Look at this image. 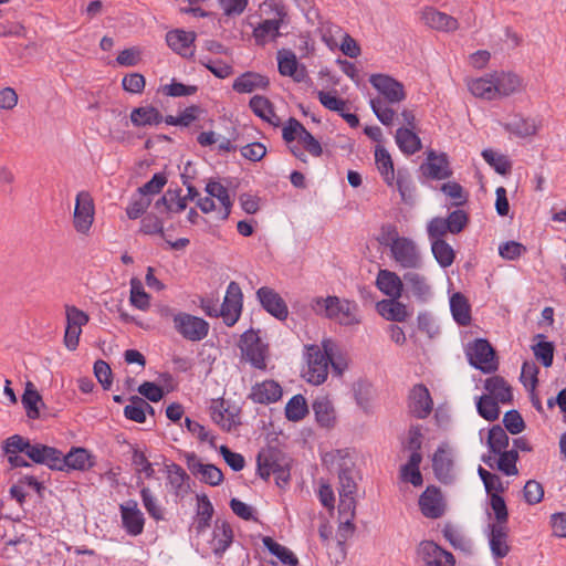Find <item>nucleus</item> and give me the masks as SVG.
Returning a JSON list of instances; mask_svg holds the SVG:
<instances>
[{
  "label": "nucleus",
  "mask_w": 566,
  "mask_h": 566,
  "mask_svg": "<svg viewBox=\"0 0 566 566\" xmlns=\"http://www.w3.org/2000/svg\"><path fill=\"white\" fill-rule=\"evenodd\" d=\"M256 471L265 481L274 475L276 485L284 489L291 480V459L279 448L268 446L256 455Z\"/></svg>",
  "instance_id": "nucleus-1"
},
{
  "label": "nucleus",
  "mask_w": 566,
  "mask_h": 566,
  "mask_svg": "<svg viewBox=\"0 0 566 566\" xmlns=\"http://www.w3.org/2000/svg\"><path fill=\"white\" fill-rule=\"evenodd\" d=\"M509 436L501 426L495 424L489 431L488 446L492 453H499L509 447Z\"/></svg>",
  "instance_id": "nucleus-52"
},
{
  "label": "nucleus",
  "mask_w": 566,
  "mask_h": 566,
  "mask_svg": "<svg viewBox=\"0 0 566 566\" xmlns=\"http://www.w3.org/2000/svg\"><path fill=\"white\" fill-rule=\"evenodd\" d=\"M279 73L283 76L294 75L298 66L296 55L290 50H281L277 53Z\"/></svg>",
  "instance_id": "nucleus-58"
},
{
  "label": "nucleus",
  "mask_w": 566,
  "mask_h": 566,
  "mask_svg": "<svg viewBox=\"0 0 566 566\" xmlns=\"http://www.w3.org/2000/svg\"><path fill=\"white\" fill-rule=\"evenodd\" d=\"M277 19H268L262 21L254 30L253 36L258 44H264L268 36L275 40L281 35L280 28L284 23V19L287 17L286 11L283 7L276 9Z\"/></svg>",
  "instance_id": "nucleus-19"
},
{
  "label": "nucleus",
  "mask_w": 566,
  "mask_h": 566,
  "mask_svg": "<svg viewBox=\"0 0 566 566\" xmlns=\"http://www.w3.org/2000/svg\"><path fill=\"white\" fill-rule=\"evenodd\" d=\"M61 463H59V471H87L96 464L95 455L87 449L81 447H72L71 450L63 454L60 453Z\"/></svg>",
  "instance_id": "nucleus-5"
},
{
  "label": "nucleus",
  "mask_w": 566,
  "mask_h": 566,
  "mask_svg": "<svg viewBox=\"0 0 566 566\" xmlns=\"http://www.w3.org/2000/svg\"><path fill=\"white\" fill-rule=\"evenodd\" d=\"M198 507L195 516V521L191 525V531L197 535L205 532L209 526L213 515V506L206 494L197 495Z\"/></svg>",
  "instance_id": "nucleus-27"
},
{
  "label": "nucleus",
  "mask_w": 566,
  "mask_h": 566,
  "mask_svg": "<svg viewBox=\"0 0 566 566\" xmlns=\"http://www.w3.org/2000/svg\"><path fill=\"white\" fill-rule=\"evenodd\" d=\"M197 34L195 31H185L182 29L170 30L166 33L167 45L182 57H192L193 51L190 46L195 43Z\"/></svg>",
  "instance_id": "nucleus-16"
},
{
  "label": "nucleus",
  "mask_w": 566,
  "mask_h": 566,
  "mask_svg": "<svg viewBox=\"0 0 566 566\" xmlns=\"http://www.w3.org/2000/svg\"><path fill=\"white\" fill-rule=\"evenodd\" d=\"M261 331L250 328L245 331L239 340L241 354H266L269 345L260 336Z\"/></svg>",
  "instance_id": "nucleus-30"
},
{
  "label": "nucleus",
  "mask_w": 566,
  "mask_h": 566,
  "mask_svg": "<svg viewBox=\"0 0 566 566\" xmlns=\"http://www.w3.org/2000/svg\"><path fill=\"white\" fill-rule=\"evenodd\" d=\"M339 496H355L357 493V483L355 481V470L347 465H340L338 472Z\"/></svg>",
  "instance_id": "nucleus-47"
},
{
  "label": "nucleus",
  "mask_w": 566,
  "mask_h": 566,
  "mask_svg": "<svg viewBox=\"0 0 566 566\" xmlns=\"http://www.w3.org/2000/svg\"><path fill=\"white\" fill-rule=\"evenodd\" d=\"M411 128L400 127L396 130V143L399 149L407 155H413L422 147L421 139Z\"/></svg>",
  "instance_id": "nucleus-36"
},
{
  "label": "nucleus",
  "mask_w": 566,
  "mask_h": 566,
  "mask_svg": "<svg viewBox=\"0 0 566 566\" xmlns=\"http://www.w3.org/2000/svg\"><path fill=\"white\" fill-rule=\"evenodd\" d=\"M378 290L389 298H399L403 291L400 276L389 270H379L376 279Z\"/></svg>",
  "instance_id": "nucleus-23"
},
{
  "label": "nucleus",
  "mask_w": 566,
  "mask_h": 566,
  "mask_svg": "<svg viewBox=\"0 0 566 566\" xmlns=\"http://www.w3.org/2000/svg\"><path fill=\"white\" fill-rule=\"evenodd\" d=\"M403 280L407 285L410 287L413 296L421 301L427 302L431 295L430 285L427 283V280L423 275L417 272H407L403 275Z\"/></svg>",
  "instance_id": "nucleus-41"
},
{
  "label": "nucleus",
  "mask_w": 566,
  "mask_h": 566,
  "mask_svg": "<svg viewBox=\"0 0 566 566\" xmlns=\"http://www.w3.org/2000/svg\"><path fill=\"white\" fill-rule=\"evenodd\" d=\"M450 310L453 319L460 326H467L471 323V305L462 293L457 292L450 297Z\"/></svg>",
  "instance_id": "nucleus-34"
},
{
  "label": "nucleus",
  "mask_w": 566,
  "mask_h": 566,
  "mask_svg": "<svg viewBox=\"0 0 566 566\" xmlns=\"http://www.w3.org/2000/svg\"><path fill=\"white\" fill-rule=\"evenodd\" d=\"M167 181L168 178L166 172H156L150 180L138 188V195L144 197L157 195L163 190Z\"/></svg>",
  "instance_id": "nucleus-60"
},
{
  "label": "nucleus",
  "mask_w": 566,
  "mask_h": 566,
  "mask_svg": "<svg viewBox=\"0 0 566 566\" xmlns=\"http://www.w3.org/2000/svg\"><path fill=\"white\" fill-rule=\"evenodd\" d=\"M421 513L428 518H439L444 514V503L440 490L428 486L419 497Z\"/></svg>",
  "instance_id": "nucleus-15"
},
{
  "label": "nucleus",
  "mask_w": 566,
  "mask_h": 566,
  "mask_svg": "<svg viewBox=\"0 0 566 566\" xmlns=\"http://www.w3.org/2000/svg\"><path fill=\"white\" fill-rule=\"evenodd\" d=\"M60 453L61 451L56 448L42 443H31L28 458L34 463L44 464L51 470L59 471V463H61Z\"/></svg>",
  "instance_id": "nucleus-20"
},
{
  "label": "nucleus",
  "mask_w": 566,
  "mask_h": 566,
  "mask_svg": "<svg viewBox=\"0 0 566 566\" xmlns=\"http://www.w3.org/2000/svg\"><path fill=\"white\" fill-rule=\"evenodd\" d=\"M499 402L491 396H482L476 403L479 415L488 421H494L500 416Z\"/></svg>",
  "instance_id": "nucleus-57"
},
{
  "label": "nucleus",
  "mask_w": 566,
  "mask_h": 566,
  "mask_svg": "<svg viewBox=\"0 0 566 566\" xmlns=\"http://www.w3.org/2000/svg\"><path fill=\"white\" fill-rule=\"evenodd\" d=\"M369 83L388 104H398L406 99L405 86L401 82L387 74H371Z\"/></svg>",
  "instance_id": "nucleus-3"
},
{
  "label": "nucleus",
  "mask_w": 566,
  "mask_h": 566,
  "mask_svg": "<svg viewBox=\"0 0 566 566\" xmlns=\"http://www.w3.org/2000/svg\"><path fill=\"white\" fill-rule=\"evenodd\" d=\"M31 442L29 439L20 434H13L3 441L2 449L6 454L24 453L28 457Z\"/></svg>",
  "instance_id": "nucleus-55"
},
{
  "label": "nucleus",
  "mask_w": 566,
  "mask_h": 566,
  "mask_svg": "<svg viewBox=\"0 0 566 566\" xmlns=\"http://www.w3.org/2000/svg\"><path fill=\"white\" fill-rule=\"evenodd\" d=\"M394 185L400 193L401 200L409 202L412 199L415 186L410 175L407 171L398 170Z\"/></svg>",
  "instance_id": "nucleus-59"
},
{
  "label": "nucleus",
  "mask_w": 566,
  "mask_h": 566,
  "mask_svg": "<svg viewBox=\"0 0 566 566\" xmlns=\"http://www.w3.org/2000/svg\"><path fill=\"white\" fill-rule=\"evenodd\" d=\"M489 545L493 557L504 558L510 553L507 526L489 525Z\"/></svg>",
  "instance_id": "nucleus-22"
},
{
  "label": "nucleus",
  "mask_w": 566,
  "mask_h": 566,
  "mask_svg": "<svg viewBox=\"0 0 566 566\" xmlns=\"http://www.w3.org/2000/svg\"><path fill=\"white\" fill-rule=\"evenodd\" d=\"M394 260L405 269H417L421 266V258L415 242L402 237L396 241L390 249Z\"/></svg>",
  "instance_id": "nucleus-7"
},
{
  "label": "nucleus",
  "mask_w": 566,
  "mask_h": 566,
  "mask_svg": "<svg viewBox=\"0 0 566 566\" xmlns=\"http://www.w3.org/2000/svg\"><path fill=\"white\" fill-rule=\"evenodd\" d=\"M468 87L470 92L476 97L488 101H493L496 98V90L492 75L490 77H479L471 80L468 83Z\"/></svg>",
  "instance_id": "nucleus-43"
},
{
  "label": "nucleus",
  "mask_w": 566,
  "mask_h": 566,
  "mask_svg": "<svg viewBox=\"0 0 566 566\" xmlns=\"http://www.w3.org/2000/svg\"><path fill=\"white\" fill-rule=\"evenodd\" d=\"M249 106L251 111L264 122L274 126L279 125L280 119L274 112L272 102L268 97L254 95L251 97Z\"/></svg>",
  "instance_id": "nucleus-33"
},
{
  "label": "nucleus",
  "mask_w": 566,
  "mask_h": 566,
  "mask_svg": "<svg viewBox=\"0 0 566 566\" xmlns=\"http://www.w3.org/2000/svg\"><path fill=\"white\" fill-rule=\"evenodd\" d=\"M497 469L505 475L517 474L516 462L518 460L517 450H504L499 452Z\"/></svg>",
  "instance_id": "nucleus-56"
},
{
  "label": "nucleus",
  "mask_w": 566,
  "mask_h": 566,
  "mask_svg": "<svg viewBox=\"0 0 566 566\" xmlns=\"http://www.w3.org/2000/svg\"><path fill=\"white\" fill-rule=\"evenodd\" d=\"M282 387L274 380L258 382L251 388L249 399L254 403L270 405L279 401L282 397Z\"/></svg>",
  "instance_id": "nucleus-17"
},
{
  "label": "nucleus",
  "mask_w": 566,
  "mask_h": 566,
  "mask_svg": "<svg viewBox=\"0 0 566 566\" xmlns=\"http://www.w3.org/2000/svg\"><path fill=\"white\" fill-rule=\"evenodd\" d=\"M493 81L496 90V98L514 94L521 86V78L512 72L494 73Z\"/></svg>",
  "instance_id": "nucleus-32"
},
{
  "label": "nucleus",
  "mask_w": 566,
  "mask_h": 566,
  "mask_svg": "<svg viewBox=\"0 0 566 566\" xmlns=\"http://www.w3.org/2000/svg\"><path fill=\"white\" fill-rule=\"evenodd\" d=\"M205 191L210 198H217L222 205L223 209L220 216L221 220H227L231 213L232 201L228 189L218 181L209 180L206 185Z\"/></svg>",
  "instance_id": "nucleus-38"
},
{
  "label": "nucleus",
  "mask_w": 566,
  "mask_h": 566,
  "mask_svg": "<svg viewBox=\"0 0 566 566\" xmlns=\"http://www.w3.org/2000/svg\"><path fill=\"white\" fill-rule=\"evenodd\" d=\"M146 411L154 413V408L140 397H133L132 403L124 408V415L127 419L138 423L146 420Z\"/></svg>",
  "instance_id": "nucleus-45"
},
{
  "label": "nucleus",
  "mask_w": 566,
  "mask_h": 566,
  "mask_svg": "<svg viewBox=\"0 0 566 566\" xmlns=\"http://www.w3.org/2000/svg\"><path fill=\"white\" fill-rule=\"evenodd\" d=\"M139 231L144 234H159L165 238L164 221L155 213H147L144 216Z\"/></svg>",
  "instance_id": "nucleus-61"
},
{
  "label": "nucleus",
  "mask_w": 566,
  "mask_h": 566,
  "mask_svg": "<svg viewBox=\"0 0 566 566\" xmlns=\"http://www.w3.org/2000/svg\"><path fill=\"white\" fill-rule=\"evenodd\" d=\"M440 189L446 196L455 200L451 203L452 206H461L468 201V195L464 192L463 187L457 181L444 182Z\"/></svg>",
  "instance_id": "nucleus-63"
},
{
  "label": "nucleus",
  "mask_w": 566,
  "mask_h": 566,
  "mask_svg": "<svg viewBox=\"0 0 566 566\" xmlns=\"http://www.w3.org/2000/svg\"><path fill=\"white\" fill-rule=\"evenodd\" d=\"M313 308H324L325 317L337 321L343 326H354L361 322L359 306L355 301L340 300L338 296L315 297Z\"/></svg>",
  "instance_id": "nucleus-2"
},
{
  "label": "nucleus",
  "mask_w": 566,
  "mask_h": 566,
  "mask_svg": "<svg viewBox=\"0 0 566 566\" xmlns=\"http://www.w3.org/2000/svg\"><path fill=\"white\" fill-rule=\"evenodd\" d=\"M263 546L275 557L280 559L281 563L289 566H297L298 565V558L295 556V554L287 548L286 546H283L275 542L270 536H264L262 538Z\"/></svg>",
  "instance_id": "nucleus-42"
},
{
  "label": "nucleus",
  "mask_w": 566,
  "mask_h": 566,
  "mask_svg": "<svg viewBox=\"0 0 566 566\" xmlns=\"http://www.w3.org/2000/svg\"><path fill=\"white\" fill-rule=\"evenodd\" d=\"M504 129L520 138L533 136L538 130V123L534 118L515 115L503 125Z\"/></svg>",
  "instance_id": "nucleus-28"
},
{
  "label": "nucleus",
  "mask_w": 566,
  "mask_h": 566,
  "mask_svg": "<svg viewBox=\"0 0 566 566\" xmlns=\"http://www.w3.org/2000/svg\"><path fill=\"white\" fill-rule=\"evenodd\" d=\"M313 411L316 421L322 427H331L335 422V410L332 402L327 398H318L313 402Z\"/></svg>",
  "instance_id": "nucleus-44"
},
{
  "label": "nucleus",
  "mask_w": 566,
  "mask_h": 566,
  "mask_svg": "<svg viewBox=\"0 0 566 566\" xmlns=\"http://www.w3.org/2000/svg\"><path fill=\"white\" fill-rule=\"evenodd\" d=\"M484 388L490 396L501 403H510L513 400L512 387L501 376H492L485 380Z\"/></svg>",
  "instance_id": "nucleus-29"
},
{
  "label": "nucleus",
  "mask_w": 566,
  "mask_h": 566,
  "mask_svg": "<svg viewBox=\"0 0 566 566\" xmlns=\"http://www.w3.org/2000/svg\"><path fill=\"white\" fill-rule=\"evenodd\" d=\"M129 119L135 127L157 126L163 123L164 116L158 108L147 105L133 108Z\"/></svg>",
  "instance_id": "nucleus-26"
},
{
  "label": "nucleus",
  "mask_w": 566,
  "mask_h": 566,
  "mask_svg": "<svg viewBox=\"0 0 566 566\" xmlns=\"http://www.w3.org/2000/svg\"><path fill=\"white\" fill-rule=\"evenodd\" d=\"M333 356H307L306 365L302 368V377L306 382L318 386L328 376L329 363Z\"/></svg>",
  "instance_id": "nucleus-12"
},
{
  "label": "nucleus",
  "mask_w": 566,
  "mask_h": 566,
  "mask_svg": "<svg viewBox=\"0 0 566 566\" xmlns=\"http://www.w3.org/2000/svg\"><path fill=\"white\" fill-rule=\"evenodd\" d=\"M482 157L497 174L505 176L511 172L512 164L506 156L488 148L482 151Z\"/></svg>",
  "instance_id": "nucleus-51"
},
{
  "label": "nucleus",
  "mask_w": 566,
  "mask_h": 566,
  "mask_svg": "<svg viewBox=\"0 0 566 566\" xmlns=\"http://www.w3.org/2000/svg\"><path fill=\"white\" fill-rule=\"evenodd\" d=\"M167 480L174 490L176 495H182L188 492L189 485L187 481L189 480L186 471L176 463H171L166 465Z\"/></svg>",
  "instance_id": "nucleus-40"
},
{
  "label": "nucleus",
  "mask_w": 566,
  "mask_h": 566,
  "mask_svg": "<svg viewBox=\"0 0 566 566\" xmlns=\"http://www.w3.org/2000/svg\"><path fill=\"white\" fill-rule=\"evenodd\" d=\"M490 504L496 520V523H493L492 525H506L509 512L504 499L500 494L492 493Z\"/></svg>",
  "instance_id": "nucleus-64"
},
{
  "label": "nucleus",
  "mask_w": 566,
  "mask_h": 566,
  "mask_svg": "<svg viewBox=\"0 0 566 566\" xmlns=\"http://www.w3.org/2000/svg\"><path fill=\"white\" fill-rule=\"evenodd\" d=\"M211 418L216 423H218L223 430L227 431H231L233 428L240 424L239 415L224 408L223 401L214 402L211 406Z\"/></svg>",
  "instance_id": "nucleus-39"
},
{
  "label": "nucleus",
  "mask_w": 566,
  "mask_h": 566,
  "mask_svg": "<svg viewBox=\"0 0 566 566\" xmlns=\"http://www.w3.org/2000/svg\"><path fill=\"white\" fill-rule=\"evenodd\" d=\"M174 323L177 332L188 340H201L209 332V323L207 321L188 313H179L175 315Z\"/></svg>",
  "instance_id": "nucleus-4"
},
{
  "label": "nucleus",
  "mask_w": 566,
  "mask_h": 566,
  "mask_svg": "<svg viewBox=\"0 0 566 566\" xmlns=\"http://www.w3.org/2000/svg\"><path fill=\"white\" fill-rule=\"evenodd\" d=\"M432 468L437 479L442 483H449L453 479L452 455L443 446L438 447L432 458Z\"/></svg>",
  "instance_id": "nucleus-21"
},
{
  "label": "nucleus",
  "mask_w": 566,
  "mask_h": 566,
  "mask_svg": "<svg viewBox=\"0 0 566 566\" xmlns=\"http://www.w3.org/2000/svg\"><path fill=\"white\" fill-rule=\"evenodd\" d=\"M469 363L484 374H491L499 368V356H468Z\"/></svg>",
  "instance_id": "nucleus-62"
},
{
  "label": "nucleus",
  "mask_w": 566,
  "mask_h": 566,
  "mask_svg": "<svg viewBox=\"0 0 566 566\" xmlns=\"http://www.w3.org/2000/svg\"><path fill=\"white\" fill-rule=\"evenodd\" d=\"M421 170L426 177L434 180L447 179L452 175L448 155L446 153L437 155L433 150L428 153L427 163L421 165Z\"/></svg>",
  "instance_id": "nucleus-14"
},
{
  "label": "nucleus",
  "mask_w": 566,
  "mask_h": 566,
  "mask_svg": "<svg viewBox=\"0 0 566 566\" xmlns=\"http://www.w3.org/2000/svg\"><path fill=\"white\" fill-rule=\"evenodd\" d=\"M130 304L138 310L145 311L150 305V295L145 292L139 279H130Z\"/></svg>",
  "instance_id": "nucleus-48"
},
{
  "label": "nucleus",
  "mask_w": 566,
  "mask_h": 566,
  "mask_svg": "<svg viewBox=\"0 0 566 566\" xmlns=\"http://www.w3.org/2000/svg\"><path fill=\"white\" fill-rule=\"evenodd\" d=\"M408 407L410 412L418 419H424L430 415L433 401L424 385L418 384L413 386L409 395Z\"/></svg>",
  "instance_id": "nucleus-13"
},
{
  "label": "nucleus",
  "mask_w": 566,
  "mask_h": 566,
  "mask_svg": "<svg viewBox=\"0 0 566 566\" xmlns=\"http://www.w3.org/2000/svg\"><path fill=\"white\" fill-rule=\"evenodd\" d=\"M186 463L188 470L196 476H199L200 481L211 486L220 485L223 481L222 471L213 464H203L196 453H186Z\"/></svg>",
  "instance_id": "nucleus-8"
},
{
  "label": "nucleus",
  "mask_w": 566,
  "mask_h": 566,
  "mask_svg": "<svg viewBox=\"0 0 566 566\" xmlns=\"http://www.w3.org/2000/svg\"><path fill=\"white\" fill-rule=\"evenodd\" d=\"M417 553L427 566H454L455 564L453 554L432 541H422Z\"/></svg>",
  "instance_id": "nucleus-10"
},
{
  "label": "nucleus",
  "mask_w": 566,
  "mask_h": 566,
  "mask_svg": "<svg viewBox=\"0 0 566 566\" xmlns=\"http://www.w3.org/2000/svg\"><path fill=\"white\" fill-rule=\"evenodd\" d=\"M308 413V407L302 395L293 396L285 406V417L291 421H300Z\"/></svg>",
  "instance_id": "nucleus-50"
},
{
  "label": "nucleus",
  "mask_w": 566,
  "mask_h": 566,
  "mask_svg": "<svg viewBox=\"0 0 566 566\" xmlns=\"http://www.w3.org/2000/svg\"><path fill=\"white\" fill-rule=\"evenodd\" d=\"M380 97H375L369 101V105L378 120L385 125L390 126L394 123L396 112L386 105Z\"/></svg>",
  "instance_id": "nucleus-53"
},
{
  "label": "nucleus",
  "mask_w": 566,
  "mask_h": 566,
  "mask_svg": "<svg viewBox=\"0 0 566 566\" xmlns=\"http://www.w3.org/2000/svg\"><path fill=\"white\" fill-rule=\"evenodd\" d=\"M431 251L438 264L443 269L449 268L454 261V250L444 240H433Z\"/></svg>",
  "instance_id": "nucleus-46"
},
{
  "label": "nucleus",
  "mask_w": 566,
  "mask_h": 566,
  "mask_svg": "<svg viewBox=\"0 0 566 566\" xmlns=\"http://www.w3.org/2000/svg\"><path fill=\"white\" fill-rule=\"evenodd\" d=\"M269 85L265 75L248 71L234 80L232 88L238 93H251L256 88L266 90Z\"/></svg>",
  "instance_id": "nucleus-25"
},
{
  "label": "nucleus",
  "mask_w": 566,
  "mask_h": 566,
  "mask_svg": "<svg viewBox=\"0 0 566 566\" xmlns=\"http://www.w3.org/2000/svg\"><path fill=\"white\" fill-rule=\"evenodd\" d=\"M94 220V202L87 191L76 195L73 224L77 232L86 233Z\"/></svg>",
  "instance_id": "nucleus-6"
},
{
  "label": "nucleus",
  "mask_w": 566,
  "mask_h": 566,
  "mask_svg": "<svg viewBox=\"0 0 566 566\" xmlns=\"http://www.w3.org/2000/svg\"><path fill=\"white\" fill-rule=\"evenodd\" d=\"M422 461L421 453L410 454L408 462L400 468V479L411 483L413 486H421L423 483L420 472V463Z\"/></svg>",
  "instance_id": "nucleus-37"
},
{
  "label": "nucleus",
  "mask_w": 566,
  "mask_h": 566,
  "mask_svg": "<svg viewBox=\"0 0 566 566\" xmlns=\"http://www.w3.org/2000/svg\"><path fill=\"white\" fill-rule=\"evenodd\" d=\"M378 313L388 321L405 322L409 316L407 307L398 298L381 300L377 303Z\"/></svg>",
  "instance_id": "nucleus-31"
},
{
  "label": "nucleus",
  "mask_w": 566,
  "mask_h": 566,
  "mask_svg": "<svg viewBox=\"0 0 566 566\" xmlns=\"http://www.w3.org/2000/svg\"><path fill=\"white\" fill-rule=\"evenodd\" d=\"M140 497L143 505L150 517H153L155 521L164 520L163 507L159 505L156 496L153 494L149 488L144 486L140 490Z\"/></svg>",
  "instance_id": "nucleus-54"
},
{
  "label": "nucleus",
  "mask_w": 566,
  "mask_h": 566,
  "mask_svg": "<svg viewBox=\"0 0 566 566\" xmlns=\"http://www.w3.org/2000/svg\"><path fill=\"white\" fill-rule=\"evenodd\" d=\"M262 308L279 321L287 318L289 308L283 297L272 287L262 286L256 291Z\"/></svg>",
  "instance_id": "nucleus-9"
},
{
  "label": "nucleus",
  "mask_w": 566,
  "mask_h": 566,
  "mask_svg": "<svg viewBox=\"0 0 566 566\" xmlns=\"http://www.w3.org/2000/svg\"><path fill=\"white\" fill-rule=\"evenodd\" d=\"M122 526L130 536H138L144 531L145 517L135 500L119 505Z\"/></svg>",
  "instance_id": "nucleus-11"
},
{
  "label": "nucleus",
  "mask_w": 566,
  "mask_h": 566,
  "mask_svg": "<svg viewBox=\"0 0 566 566\" xmlns=\"http://www.w3.org/2000/svg\"><path fill=\"white\" fill-rule=\"evenodd\" d=\"M375 160L384 181L389 187H392L395 182V169L389 151L385 147L377 145L375 148Z\"/></svg>",
  "instance_id": "nucleus-35"
},
{
  "label": "nucleus",
  "mask_w": 566,
  "mask_h": 566,
  "mask_svg": "<svg viewBox=\"0 0 566 566\" xmlns=\"http://www.w3.org/2000/svg\"><path fill=\"white\" fill-rule=\"evenodd\" d=\"M41 401L42 397L40 394L33 388L31 382H28L22 395V405L30 419H38L40 417L38 403Z\"/></svg>",
  "instance_id": "nucleus-49"
},
{
  "label": "nucleus",
  "mask_w": 566,
  "mask_h": 566,
  "mask_svg": "<svg viewBox=\"0 0 566 566\" xmlns=\"http://www.w3.org/2000/svg\"><path fill=\"white\" fill-rule=\"evenodd\" d=\"M421 19L426 25L437 31L452 32L459 28V22L455 18L432 7H428L422 11Z\"/></svg>",
  "instance_id": "nucleus-18"
},
{
  "label": "nucleus",
  "mask_w": 566,
  "mask_h": 566,
  "mask_svg": "<svg viewBox=\"0 0 566 566\" xmlns=\"http://www.w3.org/2000/svg\"><path fill=\"white\" fill-rule=\"evenodd\" d=\"M233 541V531L231 525L226 522H216L210 541L211 551L214 555L221 557Z\"/></svg>",
  "instance_id": "nucleus-24"
}]
</instances>
